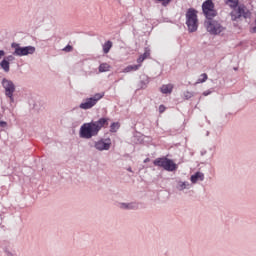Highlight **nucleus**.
I'll list each match as a JSON object with an SVG mask.
<instances>
[{"instance_id": "obj_14", "label": "nucleus", "mask_w": 256, "mask_h": 256, "mask_svg": "<svg viewBox=\"0 0 256 256\" xmlns=\"http://www.w3.org/2000/svg\"><path fill=\"white\" fill-rule=\"evenodd\" d=\"M224 3L230 7V9H237V7H239V0H224Z\"/></svg>"}, {"instance_id": "obj_11", "label": "nucleus", "mask_w": 256, "mask_h": 256, "mask_svg": "<svg viewBox=\"0 0 256 256\" xmlns=\"http://www.w3.org/2000/svg\"><path fill=\"white\" fill-rule=\"evenodd\" d=\"M164 169L165 171H175L177 169V164H175L173 160L166 158Z\"/></svg>"}, {"instance_id": "obj_32", "label": "nucleus", "mask_w": 256, "mask_h": 256, "mask_svg": "<svg viewBox=\"0 0 256 256\" xmlns=\"http://www.w3.org/2000/svg\"><path fill=\"white\" fill-rule=\"evenodd\" d=\"M204 97H207V95H211V91H205L203 92Z\"/></svg>"}, {"instance_id": "obj_6", "label": "nucleus", "mask_w": 256, "mask_h": 256, "mask_svg": "<svg viewBox=\"0 0 256 256\" xmlns=\"http://www.w3.org/2000/svg\"><path fill=\"white\" fill-rule=\"evenodd\" d=\"M204 25L210 35H221L226 29L225 26L221 25V22L213 20V18L206 20Z\"/></svg>"}, {"instance_id": "obj_26", "label": "nucleus", "mask_w": 256, "mask_h": 256, "mask_svg": "<svg viewBox=\"0 0 256 256\" xmlns=\"http://www.w3.org/2000/svg\"><path fill=\"white\" fill-rule=\"evenodd\" d=\"M143 61H145V58L142 57V55H140L139 58L137 59V63L140 65V67H141V63H143Z\"/></svg>"}, {"instance_id": "obj_23", "label": "nucleus", "mask_w": 256, "mask_h": 256, "mask_svg": "<svg viewBox=\"0 0 256 256\" xmlns=\"http://www.w3.org/2000/svg\"><path fill=\"white\" fill-rule=\"evenodd\" d=\"M142 57L144 58V60L149 59V57H151V50L149 48H145Z\"/></svg>"}, {"instance_id": "obj_18", "label": "nucleus", "mask_w": 256, "mask_h": 256, "mask_svg": "<svg viewBox=\"0 0 256 256\" xmlns=\"http://www.w3.org/2000/svg\"><path fill=\"white\" fill-rule=\"evenodd\" d=\"M111 47H113V42L111 41H107L104 45H103V53H105V55H107V53H109V51H111Z\"/></svg>"}, {"instance_id": "obj_24", "label": "nucleus", "mask_w": 256, "mask_h": 256, "mask_svg": "<svg viewBox=\"0 0 256 256\" xmlns=\"http://www.w3.org/2000/svg\"><path fill=\"white\" fill-rule=\"evenodd\" d=\"M63 51H65L66 53H71V51H73V46L71 45H67Z\"/></svg>"}, {"instance_id": "obj_1", "label": "nucleus", "mask_w": 256, "mask_h": 256, "mask_svg": "<svg viewBox=\"0 0 256 256\" xmlns=\"http://www.w3.org/2000/svg\"><path fill=\"white\" fill-rule=\"evenodd\" d=\"M107 127H109V118H100L98 121L84 123L80 127L79 135L81 139H92V137H97L99 135L101 129Z\"/></svg>"}, {"instance_id": "obj_25", "label": "nucleus", "mask_w": 256, "mask_h": 256, "mask_svg": "<svg viewBox=\"0 0 256 256\" xmlns=\"http://www.w3.org/2000/svg\"><path fill=\"white\" fill-rule=\"evenodd\" d=\"M184 97L185 99H191V97H193V93L187 91V92H184Z\"/></svg>"}, {"instance_id": "obj_21", "label": "nucleus", "mask_w": 256, "mask_h": 256, "mask_svg": "<svg viewBox=\"0 0 256 256\" xmlns=\"http://www.w3.org/2000/svg\"><path fill=\"white\" fill-rule=\"evenodd\" d=\"M177 189L179 191H184V189H189V182H178Z\"/></svg>"}, {"instance_id": "obj_12", "label": "nucleus", "mask_w": 256, "mask_h": 256, "mask_svg": "<svg viewBox=\"0 0 256 256\" xmlns=\"http://www.w3.org/2000/svg\"><path fill=\"white\" fill-rule=\"evenodd\" d=\"M204 180H205V174H203V172H196L190 178V181L192 183H197L198 181H204Z\"/></svg>"}, {"instance_id": "obj_8", "label": "nucleus", "mask_w": 256, "mask_h": 256, "mask_svg": "<svg viewBox=\"0 0 256 256\" xmlns=\"http://www.w3.org/2000/svg\"><path fill=\"white\" fill-rule=\"evenodd\" d=\"M202 11L207 21L209 19H213L214 17H217V10H215V3H213V0L204 1L202 4Z\"/></svg>"}, {"instance_id": "obj_4", "label": "nucleus", "mask_w": 256, "mask_h": 256, "mask_svg": "<svg viewBox=\"0 0 256 256\" xmlns=\"http://www.w3.org/2000/svg\"><path fill=\"white\" fill-rule=\"evenodd\" d=\"M186 25L190 33H195L199 27V20L197 19V10L190 8L186 12Z\"/></svg>"}, {"instance_id": "obj_17", "label": "nucleus", "mask_w": 256, "mask_h": 256, "mask_svg": "<svg viewBox=\"0 0 256 256\" xmlns=\"http://www.w3.org/2000/svg\"><path fill=\"white\" fill-rule=\"evenodd\" d=\"M141 64L138 65H129L124 69V73H131V71H139Z\"/></svg>"}, {"instance_id": "obj_28", "label": "nucleus", "mask_w": 256, "mask_h": 256, "mask_svg": "<svg viewBox=\"0 0 256 256\" xmlns=\"http://www.w3.org/2000/svg\"><path fill=\"white\" fill-rule=\"evenodd\" d=\"M165 106L164 105H160L159 106V113H165Z\"/></svg>"}, {"instance_id": "obj_15", "label": "nucleus", "mask_w": 256, "mask_h": 256, "mask_svg": "<svg viewBox=\"0 0 256 256\" xmlns=\"http://www.w3.org/2000/svg\"><path fill=\"white\" fill-rule=\"evenodd\" d=\"M0 67L3 69V71L5 73H9L10 69H11V66H10V63L9 61H7V59H3L1 62H0Z\"/></svg>"}, {"instance_id": "obj_33", "label": "nucleus", "mask_w": 256, "mask_h": 256, "mask_svg": "<svg viewBox=\"0 0 256 256\" xmlns=\"http://www.w3.org/2000/svg\"><path fill=\"white\" fill-rule=\"evenodd\" d=\"M148 161H149V158H146V159L144 160V163H148Z\"/></svg>"}, {"instance_id": "obj_7", "label": "nucleus", "mask_w": 256, "mask_h": 256, "mask_svg": "<svg viewBox=\"0 0 256 256\" xmlns=\"http://www.w3.org/2000/svg\"><path fill=\"white\" fill-rule=\"evenodd\" d=\"M103 97H105V92L96 93L94 96L86 98V100L82 102L79 107L85 111H87V109H93L96 103H99Z\"/></svg>"}, {"instance_id": "obj_13", "label": "nucleus", "mask_w": 256, "mask_h": 256, "mask_svg": "<svg viewBox=\"0 0 256 256\" xmlns=\"http://www.w3.org/2000/svg\"><path fill=\"white\" fill-rule=\"evenodd\" d=\"M173 84H164L162 85V87L160 88L161 93H163L164 95H168L173 93Z\"/></svg>"}, {"instance_id": "obj_19", "label": "nucleus", "mask_w": 256, "mask_h": 256, "mask_svg": "<svg viewBox=\"0 0 256 256\" xmlns=\"http://www.w3.org/2000/svg\"><path fill=\"white\" fill-rule=\"evenodd\" d=\"M119 127H121V124L119 122H114L110 125V133H117L119 131Z\"/></svg>"}, {"instance_id": "obj_10", "label": "nucleus", "mask_w": 256, "mask_h": 256, "mask_svg": "<svg viewBox=\"0 0 256 256\" xmlns=\"http://www.w3.org/2000/svg\"><path fill=\"white\" fill-rule=\"evenodd\" d=\"M118 207L119 209H123L124 211H137V209H139V204L137 202H121L118 204Z\"/></svg>"}, {"instance_id": "obj_5", "label": "nucleus", "mask_w": 256, "mask_h": 256, "mask_svg": "<svg viewBox=\"0 0 256 256\" xmlns=\"http://www.w3.org/2000/svg\"><path fill=\"white\" fill-rule=\"evenodd\" d=\"M11 47L14 49L13 55L15 57H27V55H35V51H37L35 46L21 47V44L15 42L11 44Z\"/></svg>"}, {"instance_id": "obj_3", "label": "nucleus", "mask_w": 256, "mask_h": 256, "mask_svg": "<svg viewBox=\"0 0 256 256\" xmlns=\"http://www.w3.org/2000/svg\"><path fill=\"white\" fill-rule=\"evenodd\" d=\"M230 17L232 21H239V19H251V11L245 4H238L236 8H232Z\"/></svg>"}, {"instance_id": "obj_30", "label": "nucleus", "mask_w": 256, "mask_h": 256, "mask_svg": "<svg viewBox=\"0 0 256 256\" xmlns=\"http://www.w3.org/2000/svg\"><path fill=\"white\" fill-rule=\"evenodd\" d=\"M5 57V50H0V61Z\"/></svg>"}, {"instance_id": "obj_16", "label": "nucleus", "mask_w": 256, "mask_h": 256, "mask_svg": "<svg viewBox=\"0 0 256 256\" xmlns=\"http://www.w3.org/2000/svg\"><path fill=\"white\" fill-rule=\"evenodd\" d=\"M166 160V157L157 158L153 161V164L155 165V167H162V169H164Z\"/></svg>"}, {"instance_id": "obj_9", "label": "nucleus", "mask_w": 256, "mask_h": 256, "mask_svg": "<svg viewBox=\"0 0 256 256\" xmlns=\"http://www.w3.org/2000/svg\"><path fill=\"white\" fill-rule=\"evenodd\" d=\"M97 151H109L111 149V139H100L94 143Z\"/></svg>"}, {"instance_id": "obj_20", "label": "nucleus", "mask_w": 256, "mask_h": 256, "mask_svg": "<svg viewBox=\"0 0 256 256\" xmlns=\"http://www.w3.org/2000/svg\"><path fill=\"white\" fill-rule=\"evenodd\" d=\"M109 69H111V66L107 63H102L99 66V72L100 73H105V72L109 71Z\"/></svg>"}, {"instance_id": "obj_29", "label": "nucleus", "mask_w": 256, "mask_h": 256, "mask_svg": "<svg viewBox=\"0 0 256 256\" xmlns=\"http://www.w3.org/2000/svg\"><path fill=\"white\" fill-rule=\"evenodd\" d=\"M4 59H6V61H8V63H9V61H13L15 59V57H13V55H9L8 57H6Z\"/></svg>"}, {"instance_id": "obj_2", "label": "nucleus", "mask_w": 256, "mask_h": 256, "mask_svg": "<svg viewBox=\"0 0 256 256\" xmlns=\"http://www.w3.org/2000/svg\"><path fill=\"white\" fill-rule=\"evenodd\" d=\"M1 86L4 90L5 97L9 99L10 105H13V103H15V92L17 91L15 82H13L11 79L3 78L1 80Z\"/></svg>"}, {"instance_id": "obj_27", "label": "nucleus", "mask_w": 256, "mask_h": 256, "mask_svg": "<svg viewBox=\"0 0 256 256\" xmlns=\"http://www.w3.org/2000/svg\"><path fill=\"white\" fill-rule=\"evenodd\" d=\"M158 1H162V5H163L164 7H167V5H168L169 3H171V0H158Z\"/></svg>"}, {"instance_id": "obj_34", "label": "nucleus", "mask_w": 256, "mask_h": 256, "mask_svg": "<svg viewBox=\"0 0 256 256\" xmlns=\"http://www.w3.org/2000/svg\"><path fill=\"white\" fill-rule=\"evenodd\" d=\"M128 171H130V173L132 172L131 168H128Z\"/></svg>"}, {"instance_id": "obj_22", "label": "nucleus", "mask_w": 256, "mask_h": 256, "mask_svg": "<svg viewBox=\"0 0 256 256\" xmlns=\"http://www.w3.org/2000/svg\"><path fill=\"white\" fill-rule=\"evenodd\" d=\"M209 77L207 76V73H203L200 75L196 83H205Z\"/></svg>"}, {"instance_id": "obj_31", "label": "nucleus", "mask_w": 256, "mask_h": 256, "mask_svg": "<svg viewBox=\"0 0 256 256\" xmlns=\"http://www.w3.org/2000/svg\"><path fill=\"white\" fill-rule=\"evenodd\" d=\"M5 253H6V255L7 256H17V255H15V254H13L12 252H10V251H5Z\"/></svg>"}]
</instances>
